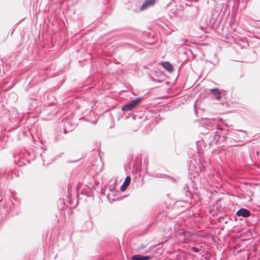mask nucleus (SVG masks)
Segmentation results:
<instances>
[{"label":"nucleus","instance_id":"nucleus-8","mask_svg":"<svg viewBox=\"0 0 260 260\" xmlns=\"http://www.w3.org/2000/svg\"><path fill=\"white\" fill-rule=\"evenodd\" d=\"M194 250L195 251H197V248H194Z\"/></svg>","mask_w":260,"mask_h":260},{"label":"nucleus","instance_id":"nucleus-6","mask_svg":"<svg viewBox=\"0 0 260 260\" xmlns=\"http://www.w3.org/2000/svg\"><path fill=\"white\" fill-rule=\"evenodd\" d=\"M132 259L133 260H149L150 259V256L135 255L132 257Z\"/></svg>","mask_w":260,"mask_h":260},{"label":"nucleus","instance_id":"nucleus-5","mask_svg":"<svg viewBox=\"0 0 260 260\" xmlns=\"http://www.w3.org/2000/svg\"><path fill=\"white\" fill-rule=\"evenodd\" d=\"M161 64L167 71L170 72H172L174 70L173 66L169 62H162Z\"/></svg>","mask_w":260,"mask_h":260},{"label":"nucleus","instance_id":"nucleus-2","mask_svg":"<svg viewBox=\"0 0 260 260\" xmlns=\"http://www.w3.org/2000/svg\"><path fill=\"white\" fill-rule=\"evenodd\" d=\"M156 0H145L140 8V10H144L150 7L153 6L155 3Z\"/></svg>","mask_w":260,"mask_h":260},{"label":"nucleus","instance_id":"nucleus-7","mask_svg":"<svg viewBox=\"0 0 260 260\" xmlns=\"http://www.w3.org/2000/svg\"><path fill=\"white\" fill-rule=\"evenodd\" d=\"M211 93L215 96L217 100L221 99L220 92L218 88H213L211 89Z\"/></svg>","mask_w":260,"mask_h":260},{"label":"nucleus","instance_id":"nucleus-4","mask_svg":"<svg viewBox=\"0 0 260 260\" xmlns=\"http://www.w3.org/2000/svg\"><path fill=\"white\" fill-rule=\"evenodd\" d=\"M131 178L129 176H127L124 180V182H123V184L120 187V190L122 191H124L127 187L129 186L131 183Z\"/></svg>","mask_w":260,"mask_h":260},{"label":"nucleus","instance_id":"nucleus-3","mask_svg":"<svg viewBox=\"0 0 260 260\" xmlns=\"http://www.w3.org/2000/svg\"><path fill=\"white\" fill-rule=\"evenodd\" d=\"M236 214L238 216H243L244 217H247L250 216V212L247 209H241L237 212Z\"/></svg>","mask_w":260,"mask_h":260},{"label":"nucleus","instance_id":"nucleus-1","mask_svg":"<svg viewBox=\"0 0 260 260\" xmlns=\"http://www.w3.org/2000/svg\"><path fill=\"white\" fill-rule=\"evenodd\" d=\"M142 98L140 97L136 98L130 103L124 105L122 107V110L123 111H128L133 109L142 101Z\"/></svg>","mask_w":260,"mask_h":260}]
</instances>
